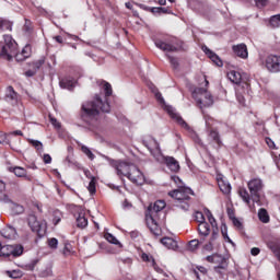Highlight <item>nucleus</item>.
Here are the masks:
<instances>
[{"label": "nucleus", "mask_w": 280, "mask_h": 280, "mask_svg": "<svg viewBox=\"0 0 280 280\" xmlns=\"http://www.w3.org/2000/svg\"><path fill=\"white\" fill-rule=\"evenodd\" d=\"M101 113H110V104H108L106 96L96 94L92 101L82 104L81 119L91 124Z\"/></svg>", "instance_id": "nucleus-1"}, {"label": "nucleus", "mask_w": 280, "mask_h": 280, "mask_svg": "<svg viewBox=\"0 0 280 280\" xmlns=\"http://www.w3.org/2000/svg\"><path fill=\"white\" fill-rule=\"evenodd\" d=\"M247 187L249 194L246 188L238 189V196L242 198L245 205H250V199L253 202H259L261 189H264V182H261L259 178H254L247 183Z\"/></svg>", "instance_id": "nucleus-2"}, {"label": "nucleus", "mask_w": 280, "mask_h": 280, "mask_svg": "<svg viewBox=\"0 0 280 280\" xmlns=\"http://www.w3.org/2000/svg\"><path fill=\"white\" fill-rule=\"evenodd\" d=\"M171 198H174L177 202V207L183 209V211H189V205H191V196H194V190L191 188L179 186L178 189L168 192Z\"/></svg>", "instance_id": "nucleus-3"}, {"label": "nucleus", "mask_w": 280, "mask_h": 280, "mask_svg": "<svg viewBox=\"0 0 280 280\" xmlns=\"http://www.w3.org/2000/svg\"><path fill=\"white\" fill-rule=\"evenodd\" d=\"M165 206V200H158L153 206H149L148 208L149 214H147V226H149L153 235H159L161 232V228H159V223L156 222V219H154V215H156L159 211H163Z\"/></svg>", "instance_id": "nucleus-4"}, {"label": "nucleus", "mask_w": 280, "mask_h": 280, "mask_svg": "<svg viewBox=\"0 0 280 280\" xmlns=\"http://www.w3.org/2000/svg\"><path fill=\"white\" fill-rule=\"evenodd\" d=\"M3 38L4 45L0 50V58L1 60L11 62V60L14 59V56H16V51H19V44L12 38V35H4Z\"/></svg>", "instance_id": "nucleus-5"}, {"label": "nucleus", "mask_w": 280, "mask_h": 280, "mask_svg": "<svg viewBox=\"0 0 280 280\" xmlns=\"http://www.w3.org/2000/svg\"><path fill=\"white\" fill-rule=\"evenodd\" d=\"M153 93H154L158 102H160V104H162V108H164V110H166V113H168L170 117H172V119H175V121L177 124H179L182 126V128L189 130V125L187 124V121H185V119H183V117H180V115H178L176 113V109L172 105H167V103H165V98H163V95L161 94V92L155 90V91H153Z\"/></svg>", "instance_id": "nucleus-6"}, {"label": "nucleus", "mask_w": 280, "mask_h": 280, "mask_svg": "<svg viewBox=\"0 0 280 280\" xmlns=\"http://www.w3.org/2000/svg\"><path fill=\"white\" fill-rule=\"evenodd\" d=\"M192 97L196 101L199 108H207L213 106V95L207 90V88H196L192 91Z\"/></svg>", "instance_id": "nucleus-7"}, {"label": "nucleus", "mask_w": 280, "mask_h": 280, "mask_svg": "<svg viewBox=\"0 0 280 280\" xmlns=\"http://www.w3.org/2000/svg\"><path fill=\"white\" fill-rule=\"evenodd\" d=\"M106 159L109 165L114 167V170H116V174L118 176H126V178H128V175L130 174V172H132V167L136 166L133 163L130 162L117 161L109 158Z\"/></svg>", "instance_id": "nucleus-8"}, {"label": "nucleus", "mask_w": 280, "mask_h": 280, "mask_svg": "<svg viewBox=\"0 0 280 280\" xmlns=\"http://www.w3.org/2000/svg\"><path fill=\"white\" fill-rule=\"evenodd\" d=\"M143 145L149 150L150 154L153 155V159L158 161V163H163V153L161 152V145L154 138H149L143 140Z\"/></svg>", "instance_id": "nucleus-9"}, {"label": "nucleus", "mask_w": 280, "mask_h": 280, "mask_svg": "<svg viewBox=\"0 0 280 280\" xmlns=\"http://www.w3.org/2000/svg\"><path fill=\"white\" fill-rule=\"evenodd\" d=\"M28 226H31L34 233H37L38 237H43L47 233V223L38 221L34 214L28 215Z\"/></svg>", "instance_id": "nucleus-10"}, {"label": "nucleus", "mask_w": 280, "mask_h": 280, "mask_svg": "<svg viewBox=\"0 0 280 280\" xmlns=\"http://www.w3.org/2000/svg\"><path fill=\"white\" fill-rule=\"evenodd\" d=\"M265 67L270 73H280V56L269 55L265 59Z\"/></svg>", "instance_id": "nucleus-11"}, {"label": "nucleus", "mask_w": 280, "mask_h": 280, "mask_svg": "<svg viewBox=\"0 0 280 280\" xmlns=\"http://www.w3.org/2000/svg\"><path fill=\"white\" fill-rule=\"evenodd\" d=\"M21 257L23 246H0V257Z\"/></svg>", "instance_id": "nucleus-12"}, {"label": "nucleus", "mask_w": 280, "mask_h": 280, "mask_svg": "<svg viewBox=\"0 0 280 280\" xmlns=\"http://www.w3.org/2000/svg\"><path fill=\"white\" fill-rule=\"evenodd\" d=\"M127 178L135 185H143L145 183V176L137 165L131 166V172L127 175Z\"/></svg>", "instance_id": "nucleus-13"}, {"label": "nucleus", "mask_w": 280, "mask_h": 280, "mask_svg": "<svg viewBox=\"0 0 280 280\" xmlns=\"http://www.w3.org/2000/svg\"><path fill=\"white\" fill-rule=\"evenodd\" d=\"M3 100L4 102H7V104H10L11 106H16V104H19V93L14 91V88H12V85H9L7 88Z\"/></svg>", "instance_id": "nucleus-14"}, {"label": "nucleus", "mask_w": 280, "mask_h": 280, "mask_svg": "<svg viewBox=\"0 0 280 280\" xmlns=\"http://www.w3.org/2000/svg\"><path fill=\"white\" fill-rule=\"evenodd\" d=\"M1 237H4V240H16V237H19V234L16 233V229H14V226L7 225L1 232L0 240ZM0 246H3V243H1V241Z\"/></svg>", "instance_id": "nucleus-15"}, {"label": "nucleus", "mask_w": 280, "mask_h": 280, "mask_svg": "<svg viewBox=\"0 0 280 280\" xmlns=\"http://www.w3.org/2000/svg\"><path fill=\"white\" fill-rule=\"evenodd\" d=\"M208 141L211 145H217V148H222V139L220 138V132L215 129L208 130Z\"/></svg>", "instance_id": "nucleus-16"}, {"label": "nucleus", "mask_w": 280, "mask_h": 280, "mask_svg": "<svg viewBox=\"0 0 280 280\" xmlns=\"http://www.w3.org/2000/svg\"><path fill=\"white\" fill-rule=\"evenodd\" d=\"M207 261L210 264H218V266H222V264H229V255H220V254H212L206 257Z\"/></svg>", "instance_id": "nucleus-17"}, {"label": "nucleus", "mask_w": 280, "mask_h": 280, "mask_svg": "<svg viewBox=\"0 0 280 280\" xmlns=\"http://www.w3.org/2000/svg\"><path fill=\"white\" fill-rule=\"evenodd\" d=\"M163 159H164L163 162H160V163H165L168 170H171V172L176 173L180 170V164H178V161H176V159L172 156H164V155H163Z\"/></svg>", "instance_id": "nucleus-18"}, {"label": "nucleus", "mask_w": 280, "mask_h": 280, "mask_svg": "<svg viewBox=\"0 0 280 280\" xmlns=\"http://www.w3.org/2000/svg\"><path fill=\"white\" fill-rule=\"evenodd\" d=\"M232 49L235 56H238V58H248V48L246 47V44H238L233 46Z\"/></svg>", "instance_id": "nucleus-19"}, {"label": "nucleus", "mask_w": 280, "mask_h": 280, "mask_svg": "<svg viewBox=\"0 0 280 280\" xmlns=\"http://www.w3.org/2000/svg\"><path fill=\"white\" fill-rule=\"evenodd\" d=\"M202 51H205V54L210 58V60H212V62H214V65H217V67H223V62L222 59H220V57L218 55H215V52L211 51V49H209L207 46L202 47Z\"/></svg>", "instance_id": "nucleus-20"}, {"label": "nucleus", "mask_w": 280, "mask_h": 280, "mask_svg": "<svg viewBox=\"0 0 280 280\" xmlns=\"http://www.w3.org/2000/svg\"><path fill=\"white\" fill-rule=\"evenodd\" d=\"M155 46L162 51H178V47L159 39L155 40Z\"/></svg>", "instance_id": "nucleus-21"}, {"label": "nucleus", "mask_w": 280, "mask_h": 280, "mask_svg": "<svg viewBox=\"0 0 280 280\" xmlns=\"http://www.w3.org/2000/svg\"><path fill=\"white\" fill-rule=\"evenodd\" d=\"M8 170L10 172H12L13 174H15V176H18V178H25V176H27V171L24 167L10 166V167H8Z\"/></svg>", "instance_id": "nucleus-22"}, {"label": "nucleus", "mask_w": 280, "mask_h": 280, "mask_svg": "<svg viewBox=\"0 0 280 280\" xmlns=\"http://www.w3.org/2000/svg\"><path fill=\"white\" fill-rule=\"evenodd\" d=\"M207 215H208V220L213 229V232H212V238L215 240V237H218V222L215 221V218H213V214L211 213V211L208 210L207 212Z\"/></svg>", "instance_id": "nucleus-23"}, {"label": "nucleus", "mask_w": 280, "mask_h": 280, "mask_svg": "<svg viewBox=\"0 0 280 280\" xmlns=\"http://www.w3.org/2000/svg\"><path fill=\"white\" fill-rule=\"evenodd\" d=\"M229 80L233 82V84H240L242 82V74L235 70H232L228 73Z\"/></svg>", "instance_id": "nucleus-24"}, {"label": "nucleus", "mask_w": 280, "mask_h": 280, "mask_svg": "<svg viewBox=\"0 0 280 280\" xmlns=\"http://www.w3.org/2000/svg\"><path fill=\"white\" fill-rule=\"evenodd\" d=\"M77 226L79 229H85V226H89V220L84 217V212L79 213L77 218Z\"/></svg>", "instance_id": "nucleus-25"}, {"label": "nucleus", "mask_w": 280, "mask_h": 280, "mask_svg": "<svg viewBox=\"0 0 280 280\" xmlns=\"http://www.w3.org/2000/svg\"><path fill=\"white\" fill-rule=\"evenodd\" d=\"M161 244H163V246H178L180 242L177 237H164L161 240Z\"/></svg>", "instance_id": "nucleus-26"}, {"label": "nucleus", "mask_w": 280, "mask_h": 280, "mask_svg": "<svg viewBox=\"0 0 280 280\" xmlns=\"http://www.w3.org/2000/svg\"><path fill=\"white\" fill-rule=\"evenodd\" d=\"M59 86L61 89H68V91H71L75 86V81L71 79H62L59 82Z\"/></svg>", "instance_id": "nucleus-27"}, {"label": "nucleus", "mask_w": 280, "mask_h": 280, "mask_svg": "<svg viewBox=\"0 0 280 280\" xmlns=\"http://www.w3.org/2000/svg\"><path fill=\"white\" fill-rule=\"evenodd\" d=\"M214 272H217V275H220V277H224V275L229 272V262H222V265L215 266Z\"/></svg>", "instance_id": "nucleus-28"}, {"label": "nucleus", "mask_w": 280, "mask_h": 280, "mask_svg": "<svg viewBox=\"0 0 280 280\" xmlns=\"http://www.w3.org/2000/svg\"><path fill=\"white\" fill-rule=\"evenodd\" d=\"M198 231L200 235H203V237H207L209 233H211V228L209 226V223L201 222L199 223Z\"/></svg>", "instance_id": "nucleus-29"}, {"label": "nucleus", "mask_w": 280, "mask_h": 280, "mask_svg": "<svg viewBox=\"0 0 280 280\" xmlns=\"http://www.w3.org/2000/svg\"><path fill=\"white\" fill-rule=\"evenodd\" d=\"M258 219L264 224H268V222H270V214H268V210H266L265 208L259 209Z\"/></svg>", "instance_id": "nucleus-30"}, {"label": "nucleus", "mask_w": 280, "mask_h": 280, "mask_svg": "<svg viewBox=\"0 0 280 280\" xmlns=\"http://www.w3.org/2000/svg\"><path fill=\"white\" fill-rule=\"evenodd\" d=\"M219 188L222 194H231V184H229V182H224V179L219 180Z\"/></svg>", "instance_id": "nucleus-31"}, {"label": "nucleus", "mask_w": 280, "mask_h": 280, "mask_svg": "<svg viewBox=\"0 0 280 280\" xmlns=\"http://www.w3.org/2000/svg\"><path fill=\"white\" fill-rule=\"evenodd\" d=\"M102 84L105 92V97H110V95H113V86L106 81H102Z\"/></svg>", "instance_id": "nucleus-32"}, {"label": "nucleus", "mask_w": 280, "mask_h": 280, "mask_svg": "<svg viewBox=\"0 0 280 280\" xmlns=\"http://www.w3.org/2000/svg\"><path fill=\"white\" fill-rule=\"evenodd\" d=\"M152 14H170V11L167 8L163 7H153L151 8Z\"/></svg>", "instance_id": "nucleus-33"}, {"label": "nucleus", "mask_w": 280, "mask_h": 280, "mask_svg": "<svg viewBox=\"0 0 280 280\" xmlns=\"http://www.w3.org/2000/svg\"><path fill=\"white\" fill-rule=\"evenodd\" d=\"M269 25L273 28L280 27V14L272 15L269 21Z\"/></svg>", "instance_id": "nucleus-34"}, {"label": "nucleus", "mask_w": 280, "mask_h": 280, "mask_svg": "<svg viewBox=\"0 0 280 280\" xmlns=\"http://www.w3.org/2000/svg\"><path fill=\"white\" fill-rule=\"evenodd\" d=\"M44 65H45V57H42L39 60L31 63V67L35 72H37L38 69H40V67H43Z\"/></svg>", "instance_id": "nucleus-35"}, {"label": "nucleus", "mask_w": 280, "mask_h": 280, "mask_svg": "<svg viewBox=\"0 0 280 280\" xmlns=\"http://www.w3.org/2000/svg\"><path fill=\"white\" fill-rule=\"evenodd\" d=\"M7 275L11 279H21V277H23V271L16 269V270H12V271H7Z\"/></svg>", "instance_id": "nucleus-36"}, {"label": "nucleus", "mask_w": 280, "mask_h": 280, "mask_svg": "<svg viewBox=\"0 0 280 280\" xmlns=\"http://www.w3.org/2000/svg\"><path fill=\"white\" fill-rule=\"evenodd\" d=\"M28 143H31V145H33V148H35V150H37V152H43V142H40L38 140L30 139Z\"/></svg>", "instance_id": "nucleus-37"}, {"label": "nucleus", "mask_w": 280, "mask_h": 280, "mask_svg": "<svg viewBox=\"0 0 280 280\" xmlns=\"http://www.w3.org/2000/svg\"><path fill=\"white\" fill-rule=\"evenodd\" d=\"M104 237L106 238V241L109 244H115L116 246L119 245V241L117 240V237H115L113 234L110 233H105Z\"/></svg>", "instance_id": "nucleus-38"}, {"label": "nucleus", "mask_w": 280, "mask_h": 280, "mask_svg": "<svg viewBox=\"0 0 280 280\" xmlns=\"http://www.w3.org/2000/svg\"><path fill=\"white\" fill-rule=\"evenodd\" d=\"M82 153L88 155V158L93 161V159H95V154H93V152L91 151V149H89L86 145H82L81 147Z\"/></svg>", "instance_id": "nucleus-39"}, {"label": "nucleus", "mask_w": 280, "mask_h": 280, "mask_svg": "<svg viewBox=\"0 0 280 280\" xmlns=\"http://www.w3.org/2000/svg\"><path fill=\"white\" fill-rule=\"evenodd\" d=\"M0 30H9L12 32V24L5 20H0Z\"/></svg>", "instance_id": "nucleus-40"}, {"label": "nucleus", "mask_w": 280, "mask_h": 280, "mask_svg": "<svg viewBox=\"0 0 280 280\" xmlns=\"http://www.w3.org/2000/svg\"><path fill=\"white\" fill-rule=\"evenodd\" d=\"M21 56H23L24 58H30V56H32V48L30 46H25L22 51L20 52Z\"/></svg>", "instance_id": "nucleus-41"}, {"label": "nucleus", "mask_w": 280, "mask_h": 280, "mask_svg": "<svg viewBox=\"0 0 280 280\" xmlns=\"http://www.w3.org/2000/svg\"><path fill=\"white\" fill-rule=\"evenodd\" d=\"M95 183H96L95 177H92L91 182L88 186V190L90 191L91 195L95 194V191H96Z\"/></svg>", "instance_id": "nucleus-42"}, {"label": "nucleus", "mask_w": 280, "mask_h": 280, "mask_svg": "<svg viewBox=\"0 0 280 280\" xmlns=\"http://www.w3.org/2000/svg\"><path fill=\"white\" fill-rule=\"evenodd\" d=\"M0 143L10 145V136L8 133H0Z\"/></svg>", "instance_id": "nucleus-43"}, {"label": "nucleus", "mask_w": 280, "mask_h": 280, "mask_svg": "<svg viewBox=\"0 0 280 280\" xmlns=\"http://www.w3.org/2000/svg\"><path fill=\"white\" fill-rule=\"evenodd\" d=\"M52 271L50 267H47L46 269L42 270L39 276L43 278L51 277Z\"/></svg>", "instance_id": "nucleus-44"}, {"label": "nucleus", "mask_w": 280, "mask_h": 280, "mask_svg": "<svg viewBox=\"0 0 280 280\" xmlns=\"http://www.w3.org/2000/svg\"><path fill=\"white\" fill-rule=\"evenodd\" d=\"M4 190H0V202H12V200H10V197H8V195H5V192H3Z\"/></svg>", "instance_id": "nucleus-45"}, {"label": "nucleus", "mask_w": 280, "mask_h": 280, "mask_svg": "<svg viewBox=\"0 0 280 280\" xmlns=\"http://www.w3.org/2000/svg\"><path fill=\"white\" fill-rule=\"evenodd\" d=\"M195 220L199 222V224H202V222H205V214H202V212H196Z\"/></svg>", "instance_id": "nucleus-46"}, {"label": "nucleus", "mask_w": 280, "mask_h": 280, "mask_svg": "<svg viewBox=\"0 0 280 280\" xmlns=\"http://www.w3.org/2000/svg\"><path fill=\"white\" fill-rule=\"evenodd\" d=\"M62 255H65V257H69V255H73V247H63L62 248Z\"/></svg>", "instance_id": "nucleus-47"}, {"label": "nucleus", "mask_w": 280, "mask_h": 280, "mask_svg": "<svg viewBox=\"0 0 280 280\" xmlns=\"http://www.w3.org/2000/svg\"><path fill=\"white\" fill-rule=\"evenodd\" d=\"M49 248H51L52 250H56V246H51V247H42L38 252V255H47L49 254Z\"/></svg>", "instance_id": "nucleus-48"}, {"label": "nucleus", "mask_w": 280, "mask_h": 280, "mask_svg": "<svg viewBox=\"0 0 280 280\" xmlns=\"http://www.w3.org/2000/svg\"><path fill=\"white\" fill-rule=\"evenodd\" d=\"M271 252L277 257V259L280 261V246H271Z\"/></svg>", "instance_id": "nucleus-49"}, {"label": "nucleus", "mask_w": 280, "mask_h": 280, "mask_svg": "<svg viewBox=\"0 0 280 280\" xmlns=\"http://www.w3.org/2000/svg\"><path fill=\"white\" fill-rule=\"evenodd\" d=\"M60 220H61L60 211H55L54 218H52V222L55 226L60 222Z\"/></svg>", "instance_id": "nucleus-50"}, {"label": "nucleus", "mask_w": 280, "mask_h": 280, "mask_svg": "<svg viewBox=\"0 0 280 280\" xmlns=\"http://www.w3.org/2000/svg\"><path fill=\"white\" fill-rule=\"evenodd\" d=\"M36 264H38V259H33L25 266L26 270H34V268H36Z\"/></svg>", "instance_id": "nucleus-51"}, {"label": "nucleus", "mask_w": 280, "mask_h": 280, "mask_svg": "<svg viewBox=\"0 0 280 280\" xmlns=\"http://www.w3.org/2000/svg\"><path fill=\"white\" fill-rule=\"evenodd\" d=\"M171 178L177 185L178 189H180V187H183V180L180 179V177L174 175Z\"/></svg>", "instance_id": "nucleus-52"}, {"label": "nucleus", "mask_w": 280, "mask_h": 280, "mask_svg": "<svg viewBox=\"0 0 280 280\" xmlns=\"http://www.w3.org/2000/svg\"><path fill=\"white\" fill-rule=\"evenodd\" d=\"M232 223H233L234 226H236V228L238 229V231H242L243 225H242L240 219L233 218V219H232Z\"/></svg>", "instance_id": "nucleus-53"}, {"label": "nucleus", "mask_w": 280, "mask_h": 280, "mask_svg": "<svg viewBox=\"0 0 280 280\" xmlns=\"http://www.w3.org/2000/svg\"><path fill=\"white\" fill-rule=\"evenodd\" d=\"M141 259H142V261H147V262L151 261V265H152V259H154V258L152 256L145 254V253H142L141 254Z\"/></svg>", "instance_id": "nucleus-54"}, {"label": "nucleus", "mask_w": 280, "mask_h": 280, "mask_svg": "<svg viewBox=\"0 0 280 280\" xmlns=\"http://www.w3.org/2000/svg\"><path fill=\"white\" fill-rule=\"evenodd\" d=\"M257 8H266L268 5V0H255Z\"/></svg>", "instance_id": "nucleus-55"}, {"label": "nucleus", "mask_w": 280, "mask_h": 280, "mask_svg": "<svg viewBox=\"0 0 280 280\" xmlns=\"http://www.w3.org/2000/svg\"><path fill=\"white\" fill-rule=\"evenodd\" d=\"M168 60H170L173 69H178V59H176L174 57H168Z\"/></svg>", "instance_id": "nucleus-56"}, {"label": "nucleus", "mask_w": 280, "mask_h": 280, "mask_svg": "<svg viewBox=\"0 0 280 280\" xmlns=\"http://www.w3.org/2000/svg\"><path fill=\"white\" fill-rule=\"evenodd\" d=\"M155 272H159V275H163V269H161V267L156 266V261L154 259H152V265H151Z\"/></svg>", "instance_id": "nucleus-57"}, {"label": "nucleus", "mask_w": 280, "mask_h": 280, "mask_svg": "<svg viewBox=\"0 0 280 280\" xmlns=\"http://www.w3.org/2000/svg\"><path fill=\"white\" fill-rule=\"evenodd\" d=\"M236 100L240 104L244 106L246 100L244 98V95H242L240 92L236 93Z\"/></svg>", "instance_id": "nucleus-58"}, {"label": "nucleus", "mask_w": 280, "mask_h": 280, "mask_svg": "<svg viewBox=\"0 0 280 280\" xmlns=\"http://www.w3.org/2000/svg\"><path fill=\"white\" fill-rule=\"evenodd\" d=\"M49 119H50V124H52V126L55 128H60V122H58V119H56V118H54L51 116H49Z\"/></svg>", "instance_id": "nucleus-59"}, {"label": "nucleus", "mask_w": 280, "mask_h": 280, "mask_svg": "<svg viewBox=\"0 0 280 280\" xmlns=\"http://www.w3.org/2000/svg\"><path fill=\"white\" fill-rule=\"evenodd\" d=\"M13 211H15V213H18V214L23 213V206L14 205Z\"/></svg>", "instance_id": "nucleus-60"}, {"label": "nucleus", "mask_w": 280, "mask_h": 280, "mask_svg": "<svg viewBox=\"0 0 280 280\" xmlns=\"http://www.w3.org/2000/svg\"><path fill=\"white\" fill-rule=\"evenodd\" d=\"M200 244H202L200 241L198 240H192L188 242V246H200Z\"/></svg>", "instance_id": "nucleus-61"}, {"label": "nucleus", "mask_w": 280, "mask_h": 280, "mask_svg": "<svg viewBox=\"0 0 280 280\" xmlns=\"http://www.w3.org/2000/svg\"><path fill=\"white\" fill-rule=\"evenodd\" d=\"M48 246H58V238H49Z\"/></svg>", "instance_id": "nucleus-62"}, {"label": "nucleus", "mask_w": 280, "mask_h": 280, "mask_svg": "<svg viewBox=\"0 0 280 280\" xmlns=\"http://www.w3.org/2000/svg\"><path fill=\"white\" fill-rule=\"evenodd\" d=\"M259 253H261V249H259L258 247H254V248H252V250H250V254H252L254 257H257V255H259Z\"/></svg>", "instance_id": "nucleus-63"}, {"label": "nucleus", "mask_w": 280, "mask_h": 280, "mask_svg": "<svg viewBox=\"0 0 280 280\" xmlns=\"http://www.w3.org/2000/svg\"><path fill=\"white\" fill-rule=\"evenodd\" d=\"M44 163H46V165H49V163H51V155L44 154Z\"/></svg>", "instance_id": "nucleus-64"}]
</instances>
